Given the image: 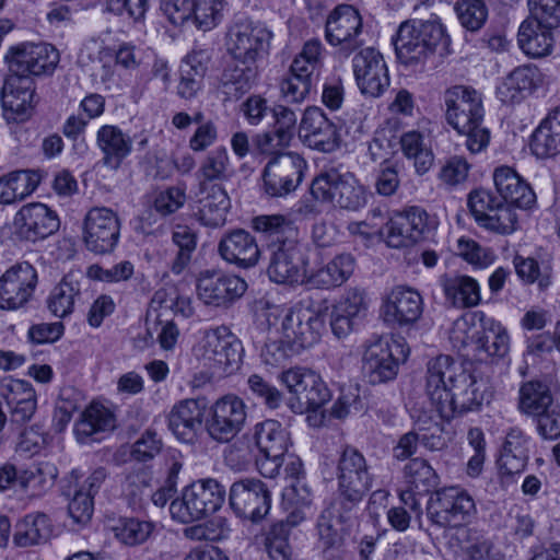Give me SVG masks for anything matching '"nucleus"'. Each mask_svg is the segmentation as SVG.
<instances>
[{
  "instance_id": "aec40b11",
  "label": "nucleus",
  "mask_w": 560,
  "mask_h": 560,
  "mask_svg": "<svg viewBox=\"0 0 560 560\" xmlns=\"http://www.w3.org/2000/svg\"><path fill=\"white\" fill-rule=\"evenodd\" d=\"M230 505L237 516L253 522L262 520L270 510V492L259 479L235 481L230 489Z\"/></svg>"
},
{
  "instance_id": "5fc2aeb1",
  "label": "nucleus",
  "mask_w": 560,
  "mask_h": 560,
  "mask_svg": "<svg viewBox=\"0 0 560 560\" xmlns=\"http://www.w3.org/2000/svg\"><path fill=\"white\" fill-rule=\"evenodd\" d=\"M231 174L229 153L225 148H217L205 159L199 168L202 180H223Z\"/></svg>"
},
{
  "instance_id": "0e129e2a",
  "label": "nucleus",
  "mask_w": 560,
  "mask_h": 560,
  "mask_svg": "<svg viewBox=\"0 0 560 560\" xmlns=\"http://www.w3.org/2000/svg\"><path fill=\"white\" fill-rule=\"evenodd\" d=\"M313 79L307 74L289 70V74L280 83V92L285 101L291 103L303 102L311 92Z\"/></svg>"
},
{
  "instance_id": "58836bf2",
  "label": "nucleus",
  "mask_w": 560,
  "mask_h": 560,
  "mask_svg": "<svg viewBox=\"0 0 560 560\" xmlns=\"http://www.w3.org/2000/svg\"><path fill=\"white\" fill-rule=\"evenodd\" d=\"M14 225L23 237L34 242L58 231L60 220L56 212H16Z\"/></svg>"
},
{
  "instance_id": "e433bc0d",
  "label": "nucleus",
  "mask_w": 560,
  "mask_h": 560,
  "mask_svg": "<svg viewBox=\"0 0 560 560\" xmlns=\"http://www.w3.org/2000/svg\"><path fill=\"white\" fill-rule=\"evenodd\" d=\"M42 176L36 171H13L0 177V205L10 206L25 199L39 185Z\"/></svg>"
},
{
  "instance_id": "f257e3e1",
  "label": "nucleus",
  "mask_w": 560,
  "mask_h": 560,
  "mask_svg": "<svg viewBox=\"0 0 560 560\" xmlns=\"http://www.w3.org/2000/svg\"><path fill=\"white\" fill-rule=\"evenodd\" d=\"M425 388L440 418L446 421L479 409L489 399L486 383L450 355L429 361Z\"/></svg>"
},
{
  "instance_id": "f8f14e48",
  "label": "nucleus",
  "mask_w": 560,
  "mask_h": 560,
  "mask_svg": "<svg viewBox=\"0 0 560 560\" xmlns=\"http://www.w3.org/2000/svg\"><path fill=\"white\" fill-rule=\"evenodd\" d=\"M280 381L296 398L295 412H303L304 408H322L331 397L330 390L322 376L315 371L295 366L280 374Z\"/></svg>"
},
{
  "instance_id": "79ce46f5",
  "label": "nucleus",
  "mask_w": 560,
  "mask_h": 560,
  "mask_svg": "<svg viewBox=\"0 0 560 560\" xmlns=\"http://www.w3.org/2000/svg\"><path fill=\"white\" fill-rule=\"evenodd\" d=\"M51 525L47 515L36 513L26 515L16 525L13 540L19 547H30L46 542L51 536Z\"/></svg>"
},
{
  "instance_id": "052dcab7",
  "label": "nucleus",
  "mask_w": 560,
  "mask_h": 560,
  "mask_svg": "<svg viewBox=\"0 0 560 560\" xmlns=\"http://www.w3.org/2000/svg\"><path fill=\"white\" fill-rule=\"evenodd\" d=\"M289 528L283 522L273 524L266 536V549L272 560H289L292 549L289 544Z\"/></svg>"
},
{
  "instance_id": "bb28decb",
  "label": "nucleus",
  "mask_w": 560,
  "mask_h": 560,
  "mask_svg": "<svg viewBox=\"0 0 560 560\" xmlns=\"http://www.w3.org/2000/svg\"><path fill=\"white\" fill-rule=\"evenodd\" d=\"M546 85L545 73L535 66H524L514 69L497 85L498 100L504 104H514L524 100Z\"/></svg>"
},
{
  "instance_id": "f3484780",
  "label": "nucleus",
  "mask_w": 560,
  "mask_h": 560,
  "mask_svg": "<svg viewBox=\"0 0 560 560\" xmlns=\"http://www.w3.org/2000/svg\"><path fill=\"white\" fill-rule=\"evenodd\" d=\"M324 317L311 310H289L281 323V335L291 351L299 353L320 340Z\"/></svg>"
},
{
  "instance_id": "9d476101",
  "label": "nucleus",
  "mask_w": 560,
  "mask_h": 560,
  "mask_svg": "<svg viewBox=\"0 0 560 560\" xmlns=\"http://www.w3.org/2000/svg\"><path fill=\"white\" fill-rule=\"evenodd\" d=\"M254 438L260 453L256 459L259 472L275 478L291 444L289 432L279 421L269 419L255 425Z\"/></svg>"
},
{
  "instance_id": "a19ab883",
  "label": "nucleus",
  "mask_w": 560,
  "mask_h": 560,
  "mask_svg": "<svg viewBox=\"0 0 560 560\" xmlns=\"http://www.w3.org/2000/svg\"><path fill=\"white\" fill-rule=\"evenodd\" d=\"M445 296L453 306L474 307L480 302V289L475 279L468 276H444L441 279Z\"/></svg>"
},
{
  "instance_id": "603ef678",
  "label": "nucleus",
  "mask_w": 560,
  "mask_h": 560,
  "mask_svg": "<svg viewBox=\"0 0 560 560\" xmlns=\"http://www.w3.org/2000/svg\"><path fill=\"white\" fill-rule=\"evenodd\" d=\"M338 179H341V172L337 170L324 172L313 179L311 196L316 205L334 207Z\"/></svg>"
},
{
  "instance_id": "4be33fe9",
  "label": "nucleus",
  "mask_w": 560,
  "mask_h": 560,
  "mask_svg": "<svg viewBox=\"0 0 560 560\" xmlns=\"http://www.w3.org/2000/svg\"><path fill=\"white\" fill-rule=\"evenodd\" d=\"M37 284V272L27 261L18 262L0 278V307L16 310L28 302Z\"/></svg>"
},
{
  "instance_id": "f704fd0d",
  "label": "nucleus",
  "mask_w": 560,
  "mask_h": 560,
  "mask_svg": "<svg viewBox=\"0 0 560 560\" xmlns=\"http://www.w3.org/2000/svg\"><path fill=\"white\" fill-rule=\"evenodd\" d=\"M528 439L520 428H511L498 460L500 472L513 476L522 472L528 460Z\"/></svg>"
},
{
  "instance_id": "a211bd4d",
  "label": "nucleus",
  "mask_w": 560,
  "mask_h": 560,
  "mask_svg": "<svg viewBox=\"0 0 560 560\" xmlns=\"http://www.w3.org/2000/svg\"><path fill=\"white\" fill-rule=\"evenodd\" d=\"M245 420L244 401L236 396L228 395L217 400L211 407L206 429L211 439L226 443L237 435Z\"/></svg>"
},
{
  "instance_id": "72a5a7b5",
  "label": "nucleus",
  "mask_w": 560,
  "mask_h": 560,
  "mask_svg": "<svg viewBox=\"0 0 560 560\" xmlns=\"http://www.w3.org/2000/svg\"><path fill=\"white\" fill-rule=\"evenodd\" d=\"M96 143L104 155V165L112 170H117L132 150L131 138L113 125L97 130Z\"/></svg>"
},
{
  "instance_id": "2eb2a0df",
  "label": "nucleus",
  "mask_w": 560,
  "mask_h": 560,
  "mask_svg": "<svg viewBox=\"0 0 560 560\" xmlns=\"http://www.w3.org/2000/svg\"><path fill=\"white\" fill-rule=\"evenodd\" d=\"M353 75L357 86L365 97L382 96L390 85L387 63L375 48L362 49L352 59Z\"/></svg>"
},
{
  "instance_id": "4d7b16f0",
  "label": "nucleus",
  "mask_w": 560,
  "mask_h": 560,
  "mask_svg": "<svg viewBox=\"0 0 560 560\" xmlns=\"http://www.w3.org/2000/svg\"><path fill=\"white\" fill-rule=\"evenodd\" d=\"M0 397L8 407L26 402H36V394L32 385L23 380L4 377L0 381Z\"/></svg>"
},
{
  "instance_id": "423d86ee",
  "label": "nucleus",
  "mask_w": 560,
  "mask_h": 560,
  "mask_svg": "<svg viewBox=\"0 0 560 560\" xmlns=\"http://www.w3.org/2000/svg\"><path fill=\"white\" fill-rule=\"evenodd\" d=\"M226 0H160V10L180 32L192 28L208 32L220 24Z\"/></svg>"
},
{
  "instance_id": "e2e57ef3",
  "label": "nucleus",
  "mask_w": 560,
  "mask_h": 560,
  "mask_svg": "<svg viewBox=\"0 0 560 560\" xmlns=\"http://www.w3.org/2000/svg\"><path fill=\"white\" fill-rule=\"evenodd\" d=\"M529 148L538 159L553 158L560 154V136H556L546 126L539 125L532 136Z\"/></svg>"
},
{
  "instance_id": "cd10ccee",
  "label": "nucleus",
  "mask_w": 560,
  "mask_h": 560,
  "mask_svg": "<svg viewBox=\"0 0 560 560\" xmlns=\"http://www.w3.org/2000/svg\"><path fill=\"white\" fill-rule=\"evenodd\" d=\"M398 359L395 358L387 339L377 337L366 346L362 371L369 383L375 385L394 380L398 373Z\"/></svg>"
},
{
  "instance_id": "6ab92c4d",
  "label": "nucleus",
  "mask_w": 560,
  "mask_h": 560,
  "mask_svg": "<svg viewBox=\"0 0 560 560\" xmlns=\"http://www.w3.org/2000/svg\"><path fill=\"white\" fill-rule=\"evenodd\" d=\"M36 103L33 81L9 73L1 91L2 117L7 124L27 121L34 114Z\"/></svg>"
},
{
  "instance_id": "4c0bfd02",
  "label": "nucleus",
  "mask_w": 560,
  "mask_h": 560,
  "mask_svg": "<svg viewBox=\"0 0 560 560\" xmlns=\"http://www.w3.org/2000/svg\"><path fill=\"white\" fill-rule=\"evenodd\" d=\"M81 280L79 273L69 272L51 290L47 306L56 317L65 318L73 313L75 301L81 294Z\"/></svg>"
},
{
  "instance_id": "2f4dec72",
  "label": "nucleus",
  "mask_w": 560,
  "mask_h": 560,
  "mask_svg": "<svg viewBox=\"0 0 560 560\" xmlns=\"http://www.w3.org/2000/svg\"><path fill=\"white\" fill-rule=\"evenodd\" d=\"M202 420L201 405L195 399H185L172 408L168 415V428L178 441L191 444L198 438Z\"/></svg>"
},
{
  "instance_id": "864d4df0",
  "label": "nucleus",
  "mask_w": 560,
  "mask_h": 560,
  "mask_svg": "<svg viewBox=\"0 0 560 560\" xmlns=\"http://www.w3.org/2000/svg\"><path fill=\"white\" fill-rule=\"evenodd\" d=\"M455 11L459 23L468 31H478L488 19V8L483 0H458Z\"/></svg>"
},
{
  "instance_id": "774afa93",
  "label": "nucleus",
  "mask_w": 560,
  "mask_h": 560,
  "mask_svg": "<svg viewBox=\"0 0 560 560\" xmlns=\"http://www.w3.org/2000/svg\"><path fill=\"white\" fill-rule=\"evenodd\" d=\"M105 7L121 19L129 22H140L149 9L148 0H105Z\"/></svg>"
},
{
  "instance_id": "473e14b6",
  "label": "nucleus",
  "mask_w": 560,
  "mask_h": 560,
  "mask_svg": "<svg viewBox=\"0 0 560 560\" xmlns=\"http://www.w3.org/2000/svg\"><path fill=\"white\" fill-rule=\"evenodd\" d=\"M417 221H421V212H395L378 234L388 247H407L420 234Z\"/></svg>"
},
{
  "instance_id": "7ed1b4c3",
  "label": "nucleus",
  "mask_w": 560,
  "mask_h": 560,
  "mask_svg": "<svg viewBox=\"0 0 560 560\" xmlns=\"http://www.w3.org/2000/svg\"><path fill=\"white\" fill-rule=\"evenodd\" d=\"M80 59L96 61L93 80L100 89L109 91L118 86L120 74L118 68L135 70L143 63V57L136 46L130 43L113 45L108 38H91L81 50Z\"/></svg>"
},
{
  "instance_id": "ea45409f",
  "label": "nucleus",
  "mask_w": 560,
  "mask_h": 560,
  "mask_svg": "<svg viewBox=\"0 0 560 560\" xmlns=\"http://www.w3.org/2000/svg\"><path fill=\"white\" fill-rule=\"evenodd\" d=\"M404 155L411 161L416 173L423 175L434 163V153L430 140L421 132L411 130L400 138Z\"/></svg>"
},
{
  "instance_id": "5701e85b",
  "label": "nucleus",
  "mask_w": 560,
  "mask_h": 560,
  "mask_svg": "<svg viewBox=\"0 0 560 560\" xmlns=\"http://www.w3.org/2000/svg\"><path fill=\"white\" fill-rule=\"evenodd\" d=\"M271 256L267 273L276 283L293 284L303 278L304 259L298 238L282 240L271 245Z\"/></svg>"
},
{
  "instance_id": "69168bd1",
  "label": "nucleus",
  "mask_w": 560,
  "mask_h": 560,
  "mask_svg": "<svg viewBox=\"0 0 560 560\" xmlns=\"http://www.w3.org/2000/svg\"><path fill=\"white\" fill-rule=\"evenodd\" d=\"M185 202L186 194L180 187L154 189L145 196V205L154 210H178Z\"/></svg>"
},
{
  "instance_id": "c85d7f7f",
  "label": "nucleus",
  "mask_w": 560,
  "mask_h": 560,
  "mask_svg": "<svg viewBox=\"0 0 560 560\" xmlns=\"http://www.w3.org/2000/svg\"><path fill=\"white\" fill-rule=\"evenodd\" d=\"M83 234L89 250L95 254L112 252L119 236V222L115 212H88Z\"/></svg>"
},
{
  "instance_id": "6e6552de",
  "label": "nucleus",
  "mask_w": 560,
  "mask_h": 560,
  "mask_svg": "<svg viewBox=\"0 0 560 560\" xmlns=\"http://www.w3.org/2000/svg\"><path fill=\"white\" fill-rule=\"evenodd\" d=\"M9 73L32 80L51 75L60 61L59 50L48 43H22L9 48Z\"/></svg>"
},
{
  "instance_id": "c9c22d12",
  "label": "nucleus",
  "mask_w": 560,
  "mask_h": 560,
  "mask_svg": "<svg viewBox=\"0 0 560 560\" xmlns=\"http://www.w3.org/2000/svg\"><path fill=\"white\" fill-rule=\"evenodd\" d=\"M355 260L350 254H340L312 271L307 283L317 289H332L343 284L353 273Z\"/></svg>"
},
{
  "instance_id": "b1692460",
  "label": "nucleus",
  "mask_w": 560,
  "mask_h": 560,
  "mask_svg": "<svg viewBox=\"0 0 560 560\" xmlns=\"http://www.w3.org/2000/svg\"><path fill=\"white\" fill-rule=\"evenodd\" d=\"M493 184L500 196L502 208L529 210L536 202L530 186L510 166H498L493 171Z\"/></svg>"
},
{
  "instance_id": "09e8293b",
  "label": "nucleus",
  "mask_w": 560,
  "mask_h": 560,
  "mask_svg": "<svg viewBox=\"0 0 560 560\" xmlns=\"http://www.w3.org/2000/svg\"><path fill=\"white\" fill-rule=\"evenodd\" d=\"M404 476L407 483L419 494L431 491L438 485V475L435 470L421 458L411 459L404 468Z\"/></svg>"
},
{
  "instance_id": "393cba45",
  "label": "nucleus",
  "mask_w": 560,
  "mask_h": 560,
  "mask_svg": "<svg viewBox=\"0 0 560 560\" xmlns=\"http://www.w3.org/2000/svg\"><path fill=\"white\" fill-rule=\"evenodd\" d=\"M362 19L351 5H339L327 18L325 38L330 46L352 50L358 45Z\"/></svg>"
},
{
  "instance_id": "c03bdc74",
  "label": "nucleus",
  "mask_w": 560,
  "mask_h": 560,
  "mask_svg": "<svg viewBox=\"0 0 560 560\" xmlns=\"http://www.w3.org/2000/svg\"><path fill=\"white\" fill-rule=\"evenodd\" d=\"M553 401L550 388L540 381H528L520 388L518 408L523 413L535 416Z\"/></svg>"
},
{
  "instance_id": "4468645a",
  "label": "nucleus",
  "mask_w": 560,
  "mask_h": 560,
  "mask_svg": "<svg viewBox=\"0 0 560 560\" xmlns=\"http://www.w3.org/2000/svg\"><path fill=\"white\" fill-rule=\"evenodd\" d=\"M445 116L457 133L468 131L471 126L483 121V106L476 90L455 85L444 93Z\"/></svg>"
},
{
  "instance_id": "9b49d317",
  "label": "nucleus",
  "mask_w": 560,
  "mask_h": 560,
  "mask_svg": "<svg viewBox=\"0 0 560 560\" xmlns=\"http://www.w3.org/2000/svg\"><path fill=\"white\" fill-rule=\"evenodd\" d=\"M338 491L347 509L358 504L372 486V478L364 456L347 446L337 465Z\"/></svg>"
},
{
  "instance_id": "ddd939ff",
  "label": "nucleus",
  "mask_w": 560,
  "mask_h": 560,
  "mask_svg": "<svg viewBox=\"0 0 560 560\" xmlns=\"http://www.w3.org/2000/svg\"><path fill=\"white\" fill-rule=\"evenodd\" d=\"M298 135L304 145L324 153L338 150L343 142L338 126L317 106H310L304 109Z\"/></svg>"
},
{
  "instance_id": "3c124183",
  "label": "nucleus",
  "mask_w": 560,
  "mask_h": 560,
  "mask_svg": "<svg viewBox=\"0 0 560 560\" xmlns=\"http://www.w3.org/2000/svg\"><path fill=\"white\" fill-rule=\"evenodd\" d=\"M153 530L152 523L138 518H120L114 527L115 536L125 545L136 546L144 542Z\"/></svg>"
},
{
  "instance_id": "bf43d9fd",
  "label": "nucleus",
  "mask_w": 560,
  "mask_h": 560,
  "mask_svg": "<svg viewBox=\"0 0 560 560\" xmlns=\"http://www.w3.org/2000/svg\"><path fill=\"white\" fill-rule=\"evenodd\" d=\"M471 165L465 158L452 156L440 168L438 177L447 188L463 186L469 176Z\"/></svg>"
},
{
  "instance_id": "8fccbe9b",
  "label": "nucleus",
  "mask_w": 560,
  "mask_h": 560,
  "mask_svg": "<svg viewBox=\"0 0 560 560\" xmlns=\"http://www.w3.org/2000/svg\"><path fill=\"white\" fill-rule=\"evenodd\" d=\"M325 58V48L318 39L307 40L294 57L290 69L313 79L318 73Z\"/></svg>"
},
{
  "instance_id": "7c9ffc66",
  "label": "nucleus",
  "mask_w": 560,
  "mask_h": 560,
  "mask_svg": "<svg viewBox=\"0 0 560 560\" xmlns=\"http://www.w3.org/2000/svg\"><path fill=\"white\" fill-rule=\"evenodd\" d=\"M218 252L226 262L243 269L256 266L260 258L256 238L243 229H236L223 235L219 242Z\"/></svg>"
},
{
  "instance_id": "680f3d73",
  "label": "nucleus",
  "mask_w": 560,
  "mask_h": 560,
  "mask_svg": "<svg viewBox=\"0 0 560 560\" xmlns=\"http://www.w3.org/2000/svg\"><path fill=\"white\" fill-rule=\"evenodd\" d=\"M475 221L486 230L499 234H510L516 230L515 212H470Z\"/></svg>"
},
{
  "instance_id": "a878e982",
  "label": "nucleus",
  "mask_w": 560,
  "mask_h": 560,
  "mask_svg": "<svg viewBox=\"0 0 560 560\" xmlns=\"http://www.w3.org/2000/svg\"><path fill=\"white\" fill-rule=\"evenodd\" d=\"M422 311L423 302L419 292L398 285L387 295L382 306V316L386 324L401 327L416 323Z\"/></svg>"
},
{
  "instance_id": "20e7f679",
  "label": "nucleus",
  "mask_w": 560,
  "mask_h": 560,
  "mask_svg": "<svg viewBox=\"0 0 560 560\" xmlns=\"http://www.w3.org/2000/svg\"><path fill=\"white\" fill-rule=\"evenodd\" d=\"M529 4L530 16L520 25L517 42L524 54L540 58L552 50V28L560 25V0H529Z\"/></svg>"
},
{
  "instance_id": "f03ea898",
  "label": "nucleus",
  "mask_w": 560,
  "mask_h": 560,
  "mask_svg": "<svg viewBox=\"0 0 560 560\" xmlns=\"http://www.w3.org/2000/svg\"><path fill=\"white\" fill-rule=\"evenodd\" d=\"M450 45L446 27L436 15L401 23L395 40L399 61L415 71H421L431 55L448 52Z\"/></svg>"
},
{
  "instance_id": "0eeeda50",
  "label": "nucleus",
  "mask_w": 560,
  "mask_h": 560,
  "mask_svg": "<svg viewBox=\"0 0 560 560\" xmlns=\"http://www.w3.org/2000/svg\"><path fill=\"white\" fill-rule=\"evenodd\" d=\"M225 489L215 479H200L185 487L182 497L170 504L172 517L183 524L202 520L223 504Z\"/></svg>"
},
{
  "instance_id": "dca6fc26",
  "label": "nucleus",
  "mask_w": 560,
  "mask_h": 560,
  "mask_svg": "<svg viewBox=\"0 0 560 560\" xmlns=\"http://www.w3.org/2000/svg\"><path fill=\"white\" fill-rule=\"evenodd\" d=\"M306 162L295 153L275 156L266 165L262 174L264 190L271 197H285L294 191L303 180Z\"/></svg>"
},
{
  "instance_id": "338daca9",
  "label": "nucleus",
  "mask_w": 560,
  "mask_h": 560,
  "mask_svg": "<svg viewBox=\"0 0 560 560\" xmlns=\"http://www.w3.org/2000/svg\"><path fill=\"white\" fill-rule=\"evenodd\" d=\"M418 428L419 442L430 451H440L445 446V440L442 436L441 425L433 421L431 416H418L415 420Z\"/></svg>"
},
{
  "instance_id": "1a4fd4ad",
  "label": "nucleus",
  "mask_w": 560,
  "mask_h": 560,
  "mask_svg": "<svg viewBox=\"0 0 560 560\" xmlns=\"http://www.w3.org/2000/svg\"><path fill=\"white\" fill-rule=\"evenodd\" d=\"M476 513L471 495L458 487L435 491L427 506L428 517L440 527H459L471 521Z\"/></svg>"
},
{
  "instance_id": "412c9836",
  "label": "nucleus",
  "mask_w": 560,
  "mask_h": 560,
  "mask_svg": "<svg viewBox=\"0 0 560 560\" xmlns=\"http://www.w3.org/2000/svg\"><path fill=\"white\" fill-rule=\"evenodd\" d=\"M247 290L246 281L235 275L205 271L197 281V294L206 305L229 306Z\"/></svg>"
},
{
  "instance_id": "37998d69",
  "label": "nucleus",
  "mask_w": 560,
  "mask_h": 560,
  "mask_svg": "<svg viewBox=\"0 0 560 560\" xmlns=\"http://www.w3.org/2000/svg\"><path fill=\"white\" fill-rule=\"evenodd\" d=\"M479 316L482 336L477 339V349L487 352L491 357L503 358L510 348V338L506 330L491 318H486L483 313H476Z\"/></svg>"
},
{
  "instance_id": "6e6d98bb",
  "label": "nucleus",
  "mask_w": 560,
  "mask_h": 560,
  "mask_svg": "<svg viewBox=\"0 0 560 560\" xmlns=\"http://www.w3.org/2000/svg\"><path fill=\"white\" fill-rule=\"evenodd\" d=\"M15 482H19L22 488H39L45 487V480L43 479V469L36 468L35 471L26 470L21 474L12 464H4L0 467V490H7Z\"/></svg>"
},
{
  "instance_id": "a18cd8bd",
  "label": "nucleus",
  "mask_w": 560,
  "mask_h": 560,
  "mask_svg": "<svg viewBox=\"0 0 560 560\" xmlns=\"http://www.w3.org/2000/svg\"><path fill=\"white\" fill-rule=\"evenodd\" d=\"M114 428V415L104 406L91 405L83 411L81 419L77 422L75 432L79 436L89 438Z\"/></svg>"
},
{
  "instance_id": "39448f33",
  "label": "nucleus",
  "mask_w": 560,
  "mask_h": 560,
  "mask_svg": "<svg viewBox=\"0 0 560 560\" xmlns=\"http://www.w3.org/2000/svg\"><path fill=\"white\" fill-rule=\"evenodd\" d=\"M272 39L273 33L266 24L243 18L230 25L225 46L235 60L250 70L269 54Z\"/></svg>"
},
{
  "instance_id": "13d9d810",
  "label": "nucleus",
  "mask_w": 560,
  "mask_h": 560,
  "mask_svg": "<svg viewBox=\"0 0 560 560\" xmlns=\"http://www.w3.org/2000/svg\"><path fill=\"white\" fill-rule=\"evenodd\" d=\"M514 266L517 276L525 283H537L540 290H546L551 283V270L549 267L540 269L539 264L534 258H524L515 256Z\"/></svg>"
},
{
  "instance_id": "49530a36",
  "label": "nucleus",
  "mask_w": 560,
  "mask_h": 560,
  "mask_svg": "<svg viewBox=\"0 0 560 560\" xmlns=\"http://www.w3.org/2000/svg\"><path fill=\"white\" fill-rule=\"evenodd\" d=\"M253 229L269 237H275L273 244H280L282 240L298 238V229L293 221L283 214H262L253 219Z\"/></svg>"
},
{
  "instance_id": "c756f323",
  "label": "nucleus",
  "mask_w": 560,
  "mask_h": 560,
  "mask_svg": "<svg viewBox=\"0 0 560 560\" xmlns=\"http://www.w3.org/2000/svg\"><path fill=\"white\" fill-rule=\"evenodd\" d=\"M203 359L213 368L228 369L241 361V343L226 326L205 335Z\"/></svg>"
},
{
  "instance_id": "de8ad7c7",
  "label": "nucleus",
  "mask_w": 560,
  "mask_h": 560,
  "mask_svg": "<svg viewBox=\"0 0 560 560\" xmlns=\"http://www.w3.org/2000/svg\"><path fill=\"white\" fill-rule=\"evenodd\" d=\"M337 197L334 207L341 210H357L366 205V191L357 178L349 172L341 173L338 179Z\"/></svg>"
}]
</instances>
